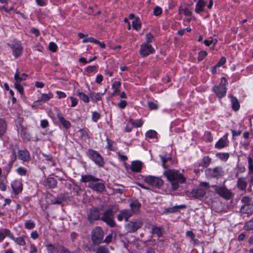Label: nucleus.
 Listing matches in <instances>:
<instances>
[{
  "mask_svg": "<svg viewBox=\"0 0 253 253\" xmlns=\"http://www.w3.org/2000/svg\"><path fill=\"white\" fill-rule=\"evenodd\" d=\"M164 174L170 182L173 190H177L179 187V184L184 183L186 181V178L177 170L169 169L166 170Z\"/></svg>",
  "mask_w": 253,
  "mask_h": 253,
  "instance_id": "f257e3e1",
  "label": "nucleus"
},
{
  "mask_svg": "<svg viewBox=\"0 0 253 253\" xmlns=\"http://www.w3.org/2000/svg\"><path fill=\"white\" fill-rule=\"evenodd\" d=\"M114 210L118 211V208L115 206H112L103 212L102 216H100V220L111 227H114L116 226V223L114 219Z\"/></svg>",
  "mask_w": 253,
  "mask_h": 253,
  "instance_id": "f03ea898",
  "label": "nucleus"
},
{
  "mask_svg": "<svg viewBox=\"0 0 253 253\" xmlns=\"http://www.w3.org/2000/svg\"><path fill=\"white\" fill-rule=\"evenodd\" d=\"M104 233L99 226L95 227L91 231V239L93 246H98L103 243Z\"/></svg>",
  "mask_w": 253,
  "mask_h": 253,
  "instance_id": "7ed1b4c3",
  "label": "nucleus"
},
{
  "mask_svg": "<svg viewBox=\"0 0 253 253\" xmlns=\"http://www.w3.org/2000/svg\"><path fill=\"white\" fill-rule=\"evenodd\" d=\"M241 202L243 206L241 208V212L249 215L253 213V201L249 197L245 196L242 198Z\"/></svg>",
  "mask_w": 253,
  "mask_h": 253,
  "instance_id": "20e7f679",
  "label": "nucleus"
},
{
  "mask_svg": "<svg viewBox=\"0 0 253 253\" xmlns=\"http://www.w3.org/2000/svg\"><path fill=\"white\" fill-rule=\"evenodd\" d=\"M143 225V222L140 218L133 219L128 221L125 224V228L127 233H134L141 228Z\"/></svg>",
  "mask_w": 253,
  "mask_h": 253,
  "instance_id": "39448f33",
  "label": "nucleus"
},
{
  "mask_svg": "<svg viewBox=\"0 0 253 253\" xmlns=\"http://www.w3.org/2000/svg\"><path fill=\"white\" fill-rule=\"evenodd\" d=\"M227 80L224 77L221 79L219 84L217 86H214L213 89L217 96L219 98L224 97L226 93V85L227 84Z\"/></svg>",
  "mask_w": 253,
  "mask_h": 253,
  "instance_id": "423d86ee",
  "label": "nucleus"
},
{
  "mask_svg": "<svg viewBox=\"0 0 253 253\" xmlns=\"http://www.w3.org/2000/svg\"><path fill=\"white\" fill-rule=\"evenodd\" d=\"M144 181L150 185L158 188L161 187L164 184V181L162 179L152 175L145 176Z\"/></svg>",
  "mask_w": 253,
  "mask_h": 253,
  "instance_id": "0eeeda50",
  "label": "nucleus"
},
{
  "mask_svg": "<svg viewBox=\"0 0 253 253\" xmlns=\"http://www.w3.org/2000/svg\"><path fill=\"white\" fill-rule=\"evenodd\" d=\"M205 174L208 178H218L222 176L224 171L220 167H217L213 169H208L205 170Z\"/></svg>",
  "mask_w": 253,
  "mask_h": 253,
  "instance_id": "6e6552de",
  "label": "nucleus"
},
{
  "mask_svg": "<svg viewBox=\"0 0 253 253\" xmlns=\"http://www.w3.org/2000/svg\"><path fill=\"white\" fill-rule=\"evenodd\" d=\"M89 158L99 167H103L104 162L102 156L96 151L89 149L88 151Z\"/></svg>",
  "mask_w": 253,
  "mask_h": 253,
  "instance_id": "1a4fd4ad",
  "label": "nucleus"
},
{
  "mask_svg": "<svg viewBox=\"0 0 253 253\" xmlns=\"http://www.w3.org/2000/svg\"><path fill=\"white\" fill-rule=\"evenodd\" d=\"M213 187H215V191L216 193H217L221 197L227 200H229L232 198V192L230 190H228L225 186L218 187L216 186H213Z\"/></svg>",
  "mask_w": 253,
  "mask_h": 253,
  "instance_id": "9d476101",
  "label": "nucleus"
},
{
  "mask_svg": "<svg viewBox=\"0 0 253 253\" xmlns=\"http://www.w3.org/2000/svg\"><path fill=\"white\" fill-rule=\"evenodd\" d=\"M12 49L13 55L15 58L20 56L23 50V48L21 42L19 41H14V42L9 45Z\"/></svg>",
  "mask_w": 253,
  "mask_h": 253,
  "instance_id": "9b49d317",
  "label": "nucleus"
},
{
  "mask_svg": "<svg viewBox=\"0 0 253 253\" xmlns=\"http://www.w3.org/2000/svg\"><path fill=\"white\" fill-rule=\"evenodd\" d=\"M87 219L90 223H93L95 220L100 219V214L99 210L96 208L91 209L87 215Z\"/></svg>",
  "mask_w": 253,
  "mask_h": 253,
  "instance_id": "f8f14e48",
  "label": "nucleus"
},
{
  "mask_svg": "<svg viewBox=\"0 0 253 253\" xmlns=\"http://www.w3.org/2000/svg\"><path fill=\"white\" fill-rule=\"evenodd\" d=\"M139 51L141 56L145 57L149 55L150 54L154 53L155 50L152 47V45L149 43H143L141 45Z\"/></svg>",
  "mask_w": 253,
  "mask_h": 253,
  "instance_id": "ddd939ff",
  "label": "nucleus"
},
{
  "mask_svg": "<svg viewBox=\"0 0 253 253\" xmlns=\"http://www.w3.org/2000/svg\"><path fill=\"white\" fill-rule=\"evenodd\" d=\"M88 187L97 193H102L105 189V184L103 182H99L98 181H94L88 183Z\"/></svg>",
  "mask_w": 253,
  "mask_h": 253,
  "instance_id": "4468645a",
  "label": "nucleus"
},
{
  "mask_svg": "<svg viewBox=\"0 0 253 253\" xmlns=\"http://www.w3.org/2000/svg\"><path fill=\"white\" fill-rule=\"evenodd\" d=\"M14 80L15 88L18 90L21 95H22L24 93V88L20 84V83L22 81L25 80V79L20 78V73L18 70H17L14 75Z\"/></svg>",
  "mask_w": 253,
  "mask_h": 253,
  "instance_id": "2eb2a0df",
  "label": "nucleus"
},
{
  "mask_svg": "<svg viewBox=\"0 0 253 253\" xmlns=\"http://www.w3.org/2000/svg\"><path fill=\"white\" fill-rule=\"evenodd\" d=\"M133 215L130 212V210L128 209H124L119 211V214L117 215V219L119 221H122L123 219L126 222L128 221L129 218Z\"/></svg>",
  "mask_w": 253,
  "mask_h": 253,
  "instance_id": "dca6fc26",
  "label": "nucleus"
},
{
  "mask_svg": "<svg viewBox=\"0 0 253 253\" xmlns=\"http://www.w3.org/2000/svg\"><path fill=\"white\" fill-rule=\"evenodd\" d=\"M140 203L137 200H133L129 204L130 211L132 215L139 213L141 207Z\"/></svg>",
  "mask_w": 253,
  "mask_h": 253,
  "instance_id": "f3484780",
  "label": "nucleus"
},
{
  "mask_svg": "<svg viewBox=\"0 0 253 253\" xmlns=\"http://www.w3.org/2000/svg\"><path fill=\"white\" fill-rule=\"evenodd\" d=\"M236 186L241 191H246L247 186L246 178L243 177L239 178L237 180Z\"/></svg>",
  "mask_w": 253,
  "mask_h": 253,
  "instance_id": "a211bd4d",
  "label": "nucleus"
},
{
  "mask_svg": "<svg viewBox=\"0 0 253 253\" xmlns=\"http://www.w3.org/2000/svg\"><path fill=\"white\" fill-rule=\"evenodd\" d=\"M206 191L203 189H193L191 194L192 197L195 199H201L203 198L206 194Z\"/></svg>",
  "mask_w": 253,
  "mask_h": 253,
  "instance_id": "6ab92c4d",
  "label": "nucleus"
},
{
  "mask_svg": "<svg viewBox=\"0 0 253 253\" xmlns=\"http://www.w3.org/2000/svg\"><path fill=\"white\" fill-rule=\"evenodd\" d=\"M18 158L24 162H28L30 159L29 152L26 150H19L18 152Z\"/></svg>",
  "mask_w": 253,
  "mask_h": 253,
  "instance_id": "aec40b11",
  "label": "nucleus"
},
{
  "mask_svg": "<svg viewBox=\"0 0 253 253\" xmlns=\"http://www.w3.org/2000/svg\"><path fill=\"white\" fill-rule=\"evenodd\" d=\"M12 189L16 194H18L22 190V184L21 181L16 180L11 184Z\"/></svg>",
  "mask_w": 253,
  "mask_h": 253,
  "instance_id": "412c9836",
  "label": "nucleus"
},
{
  "mask_svg": "<svg viewBox=\"0 0 253 253\" xmlns=\"http://www.w3.org/2000/svg\"><path fill=\"white\" fill-rule=\"evenodd\" d=\"M100 179L91 174L83 175L81 176V181L83 182H88L90 183L94 181H99Z\"/></svg>",
  "mask_w": 253,
  "mask_h": 253,
  "instance_id": "4be33fe9",
  "label": "nucleus"
},
{
  "mask_svg": "<svg viewBox=\"0 0 253 253\" xmlns=\"http://www.w3.org/2000/svg\"><path fill=\"white\" fill-rule=\"evenodd\" d=\"M228 140L227 137L221 138L215 144V147L218 149L224 148L228 145Z\"/></svg>",
  "mask_w": 253,
  "mask_h": 253,
  "instance_id": "5701e85b",
  "label": "nucleus"
},
{
  "mask_svg": "<svg viewBox=\"0 0 253 253\" xmlns=\"http://www.w3.org/2000/svg\"><path fill=\"white\" fill-rule=\"evenodd\" d=\"M43 184L48 188H53L56 186L57 181L54 178L48 177L44 180Z\"/></svg>",
  "mask_w": 253,
  "mask_h": 253,
  "instance_id": "b1692460",
  "label": "nucleus"
},
{
  "mask_svg": "<svg viewBox=\"0 0 253 253\" xmlns=\"http://www.w3.org/2000/svg\"><path fill=\"white\" fill-rule=\"evenodd\" d=\"M26 236H21L17 238H15L13 235L11 233L10 238L13 240L17 245L21 246H24L26 245L25 239Z\"/></svg>",
  "mask_w": 253,
  "mask_h": 253,
  "instance_id": "393cba45",
  "label": "nucleus"
},
{
  "mask_svg": "<svg viewBox=\"0 0 253 253\" xmlns=\"http://www.w3.org/2000/svg\"><path fill=\"white\" fill-rule=\"evenodd\" d=\"M142 168V163L140 161H135L132 162L131 169L133 171L139 172Z\"/></svg>",
  "mask_w": 253,
  "mask_h": 253,
  "instance_id": "a878e982",
  "label": "nucleus"
},
{
  "mask_svg": "<svg viewBox=\"0 0 253 253\" xmlns=\"http://www.w3.org/2000/svg\"><path fill=\"white\" fill-rule=\"evenodd\" d=\"M206 3L203 0H199L196 5L195 12L199 13L204 10Z\"/></svg>",
  "mask_w": 253,
  "mask_h": 253,
  "instance_id": "bb28decb",
  "label": "nucleus"
},
{
  "mask_svg": "<svg viewBox=\"0 0 253 253\" xmlns=\"http://www.w3.org/2000/svg\"><path fill=\"white\" fill-rule=\"evenodd\" d=\"M231 98V102L232 103V108L233 110L237 111L239 109L240 104L238 99L232 95H230Z\"/></svg>",
  "mask_w": 253,
  "mask_h": 253,
  "instance_id": "cd10ccee",
  "label": "nucleus"
},
{
  "mask_svg": "<svg viewBox=\"0 0 253 253\" xmlns=\"http://www.w3.org/2000/svg\"><path fill=\"white\" fill-rule=\"evenodd\" d=\"M121 84V83L119 81H115L112 84V87L114 89V91L110 95L111 97L115 96L120 93V90L119 89V87H120Z\"/></svg>",
  "mask_w": 253,
  "mask_h": 253,
  "instance_id": "c85d7f7f",
  "label": "nucleus"
},
{
  "mask_svg": "<svg viewBox=\"0 0 253 253\" xmlns=\"http://www.w3.org/2000/svg\"><path fill=\"white\" fill-rule=\"evenodd\" d=\"M186 207V206L184 205H181L180 206H175L171 208H169L165 209L164 213H173L178 211L180 209H184Z\"/></svg>",
  "mask_w": 253,
  "mask_h": 253,
  "instance_id": "c756f323",
  "label": "nucleus"
},
{
  "mask_svg": "<svg viewBox=\"0 0 253 253\" xmlns=\"http://www.w3.org/2000/svg\"><path fill=\"white\" fill-rule=\"evenodd\" d=\"M57 117L62 125L66 128L71 126V123L69 121L66 120L61 114H58Z\"/></svg>",
  "mask_w": 253,
  "mask_h": 253,
  "instance_id": "7c9ffc66",
  "label": "nucleus"
},
{
  "mask_svg": "<svg viewBox=\"0 0 253 253\" xmlns=\"http://www.w3.org/2000/svg\"><path fill=\"white\" fill-rule=\"evenodd\" d=\"M11 234L10 231L6 228L0 229V242H2L5 238L6 236L10 238Z\"/></svg>",
  "mask_w": 253,
  "mask_h": 253,
  "instance_id": "2f4dec72",
  "label": "nucleus"
},
{
  "mask_svg": "<svg viewBox=\"0 0 253 253\" xmlns=\"http://www.w3.org/2000/svg\"><path fill=\"white\" fill-rule=\"evenodd\" d=\"M6 129V124L5 121L0 119V136L2 135L5 132Z\"/></svg>",
  "mask_w": 253,
  "mask_h": 253,
  "instance_id": "473e14b6",
  "label": "nucleus"
},
{
  "mask_svg": "<svg viewBox=\"0 0 253 253\" xmlns=\"http://www.w3.org/2000/svg\"><path fill=\"white\" fill-rule=\"evenodd\" d=\"M132 26L133 29L138 31L141 29V23L138 18H135L132 22Z\"/></svg>",
  "mask_w": 253,
  "mask_h": 253,
  "instance_id": "72a5a7b5",
  "label": "nucleus"
},
{
  "mask_svg": "<svg viewBox=\"0 0 253 253\" xmlns=\"http://www.w3.org/2000/svg\"><path fill=\"white\" fill-rule=\"evenodd\" d=\"M78 96L84 102L87 103L89 102V98L87 95L83 92L80 91L79 90L77 91V93Z\"/></svg>",
  "mask_w": 253,
  "mask_h": 253,
  "instance_id": "f704fd0d",
  "label": "nucleus"
},
{
  "mask_svg": "<svg viewBox=\"0 0 253 253\" xmlns=\"http://www.w3.org/2000/svg\"><path fill=\"white\" fill-rule=\"evenodd\" d=\"M211 159L209 156L204 157L202 160L201 165L203 167H208L211 163Z\"/></svg>",
  "mask_w": 253,
  "mask_h": 253,
  "instance_id": "c9c22d12",
  "label": "nucleus"
},
{
  "mask_svg": "<svg viewBox=\"0 0 253 253\" xmlns=\"http://www.w3.org/2000/svg\"><path fill=\"white\" fill-rule=\"evenodd\" d=\"M152 233L154 234H156L158 237H160L162 236L163 233L162 228L159 227H154L152 228Z\"/></svg>",
  "mask_w": 253,
  "mask_h": 253,
  "instance_id": "e433bc0d",
  "label": "nucleus"
},
{
  "mask_svg": "<svg viewBox=\"0 0 253 253\" xmlns=\"http://www.w3.org/2000/svg\"><path fill=\"white\" fill-rule=\"evenodd\" d=\"M52 97H53V95L51 93H49V94L43 93L42 94L40 99L38 101L45 102V101H47L48 100H49Z\"/></svg>",
  "mask_w": 253,
  "mask_h": 253,
  "instance_id": "4c0bfd02",
  "label": "nucleus"
},
{
  "mask_svg": "<svg viewBox=\"0 0 253 253\" xmlns=\"http://www.w3.org/2000/svg\"><path fill=\"white\" fill-rule=\"evenodd\" d=\"M25 227L27 229H32L35 227V224L32 220H28L26 221Z\"/></svg>",
  "mask_w": 253,
  "mask_h": 253,
  "instance_id": "58836bf2",
  "label": "nucleus"
},
{
  "mask_svg": "<svg viewBox=\"0 0 253 253\" xmlns=\"http://www.w3.org/2000/svg\"><path fill=\"white\" fill-rule=\"evenodd\" d=\"M130 126L136 127H140L143 124V123L141 120H136L135 121H129Z\"/></svg>",
  "mask_w": 253,
  "mask_h": 253,
  "instance_id": "ea45409f",
  "label": "nucleus"
},
{
  "mask_svg": "<svg viewBox=\"0 0 253 253\" xmlns=\"http://www.w3.org/2000/svg\"><path fill=\"white\" fill-rule=\"evenodd\" d=\"M96 253H110V252L107 248L102 246L97 248Z\"/></svg>",
  "mask_w": 253,
  "mask_h": 253,
  "instance_id": "a19ab883",
  "label": "nucleus"
},
{
  "mask_svg": "<svg viewBox=\"0 0 253 253\" xmlns=\"http://www.w3.org/2000/svg\"><path fill=\"white\" fill-rule=\"evenodd\" d=\"M67 248L60 245H55V251L58 253H64Z\"/></svg>",
  "mask_w": 253,
  "mask_h": 253,
  "instance_id": "79ce46f5",
  "label": "nucleus"
},
{
  "mask_svg": "<svg viewBox=\"0 0 253 253\" xmlns=\"http://www.w3.org/2000/svg\"><path fill=\"white\" fill-rule=\"evenodd\" d=\"M216 156L221 160L226 161L229 155L228 153H217Z\"/></svg>",
  "mask_w": 253,
  "mask_h": 253,
  "instance_id": "37998d69",
  "label": "nucleus"
},
{
  "mask_svg": "<svg viewBox=\"0 0 253 253\" xmlns=\"http://www.w3.org/2000/svg\"><path fill=\"white\" fill-rule=\"evenodd\" d=\"M157 132L153 130H150L146 133V136L150 138H155L157 135Z\"/></svg>",
  "mask_w": 253,
  "mask_h": 253,
  "instance_id": "c03bdc74",
  "label": "nucleus"
},
{
  "mask_svg": "<svg viewBox=\"0 0 253 253\" xmlns=\"http://www.w3.org/2000/svg\"><path fill=\"white\" fill-rule=\"evenodd\" d=\"M245 229L247 230H250L253 229V219L248 221L245 226Z\"/></svg>",
  "mask_w": 253,
  "mask_h": 253,
  "instance_id": "a18cd8bd",
  "label": "nucleus"
},
{
  "mask_svg": "<svg viewBox=\"0 0 253 253\" xmlns=\"http://www.w3.org/2000/svg\"><path fill=\"white\" fill-rule=\"evenodd\" d=\"M207 55V52L206 51H201L199 52L198 59L199 61H202Z\"/></svg>",
  "mask_w": 253,
  "mask_h": 253,
  "instance_id": "49530a36",
  "label": "nucleus"
},
{
  "mask_svg": "<svg viewBox=\"0 0 253 253\" xmlns=\"http://www.w3.org/2000/svg\"><path fill=\"white\" fill-rule=\"evenodd\" d=\"M17 172L20 175H25L27 173V170L26 169L22 168V167H19L18 168L17 170Z\"/></svg>",
  "mask_w": 253,
  "mask_h": 253,
  "instance_id": "de8ad7c7",
  "label": "nucleus"
},
{
  "mask_svg": "<svg viewBox=\"0 0 253 253\" xmlns=\"http://www.w3.org/2000/svg\"><path fill=\"white\" fill-rule=\"evenodd\" d=\"M162 12V8L159 6H156L154 9L153 13L155 16H159Z\"/></svg>",
  "mask_w": 253,
  "mask_h": 253,
  "instance_id": "09e8293b",
  "label": "nucleus"
},
{
  "mask_svg": "<svg viewBox=\"0 0 253 253\" xmlns=\"http://www.w3.org/2000/svg\"><path fill=\"white\" fill-rule=\"evenodd\" d=\"M49 49L52 52H55L57 50V46L53 42H50L49 44Z\"/></svg>",
  "mask_w": 253,
  "mask_h": 253,
  "instance_id": "8fccbe9b",
  "label": "nucleus"
},
{
  "mask_svg": "<svg viewBox=\"0 0 253 253\" xmlns=\"http://www.w3.org/2000/svg\"><path fill=\"white\" fill-rule=\"evenodd\" d=\"M249 163V172L253 171V159L251 157H249L248 159Z\"/></svg>",
  "mask_w": 253,
  "mask_h": 253,
  "instance_id": "3c124183",
  "label": "nucleus"
},
{
  "mask_svg": "<svg viewBox=\"0 0 253 253\" xmlns=\"http://www.w3.org/2000/svg\"><path fill=\"white\" fill-rule=\"evenodd\" d=\"M148 105L150 110H156L158 108V105L153 102L149 101Z\"/></svg>",
  "mask_w": 253,
  "mask_h": 253,
  "instance_id": "603ef678",
  "label": "nucleus"
},
{
  "mask_svg": "<svg viewBox=\"0 0 253 253\" xmlns=\"http://www.w3.org/2000/svg\"><path fill=\"white\" fill-rule=\"evenodd\" d=\"M145 37L146 40V43H148L151 42L154 39V36L150 33L146 34L145 35Z\"/></svg>",
  "mask_w": 253,
  "mask_h": 253,
  "instance_id": "864d4df0",
  "label": "nucleus"
},
{
  "mask_svg": "<svg viewBox=\"0 0 253 253\" xmlns=\"http://www.w3.org/2000/svg\"><path fill=\"white\" fill-rule=\"evenodd\" d=\"M100 118V115L97 112H93L92 115V119L94 122H97Z\"/></svg>",
  "mask_w": 253,
  "mask_h": 253,
  "instance_id": "5fc2aeb1",
  "label": "nucleus"
},
{
  "mask_svg": "<svg viewBox=\"0 0 253 253\" xmlns=\"http://www.w3.org/2000/svg\"><path fill=\"white\" fill-rule=\"evenodd\" d=\"M88 42H93L95 43L97 42V40L93 38L89 37L88 38L84 39L83 41V42L84 43H86Z\"/></svg>",
  "mask_w": 253,
  "mask_h": 253,
  "instance_id": "6e6d98bb",
  "label": "nucleus"
},
{
  "mask_svg": "<svg viewBox=\"0 0 253 253\" xmlns=\"http://www.w3.org/2000/svg\"><path fill=\"white\" fill-rule=\"evenodd\" d=\"M226 59L225 57H222L218 63L216 64V66H218V67L221 66L222 65H224L226 62Z\"/></svg>",
  "mask_w": 253,
  "mask_h": 253,
  "instance_id": "4d7b16f0",
  "label": "nucleus"
},
{
  "mask_svg": "<svg viewBox=\"0 0 253 253\" xmlns=\"http://www.w3.org/2000/svg\"><path fill=\"white\" fill-rule=\"evenodd\" d=\"M47 249L48 253H53V251H55V245L53 246L51 244H49L47 246Z\"/></svg>",
  "mask_w": 253,
  "mask_h": 253,
  "instance_id": "13d9d810",
  "label": "nucleus"
},
{
  "mask_svg": "<svg viewBox=\"0 0 253 253\" xmlns=\"http://www.w3.org/2000/svg\"><path fill=\"white\" fill-rule=\"evenodd\" d=\"M96 66H89L86 67V71L88 73H91L95 71L96 69Z\"/></svg>",
  "mask_w": 253,
  "mask_h": 253,
  "instance_id": "bf43d9fd",
  "label": "nucleus"
},
{
  "mask_svg": "<svg viewBox=\"0 0 253 253\" xmlns=\"http://www.w3.org/2000/svg\"><path fill=\"white\" fill-rule=\"evenodd\" d=\"M112 239V234H110L106 236L105 240H103V242L106 243V244H109L111 242Z\"/></svg>",
  "mask_w": 253,
  "mask_h": 253,
  "instance_id": "052dcab7",
  "label": "nucleus"
},
{
  "mask_svg": "<svg viewBox=\"0 0 253 253\" xmlns=\"http://www.w3.org/2000/svg\"><path fill=\"white\" fill-rule=\"evenodd\" d=\"M126 104L127 103L126 100H121L118 103V106L120 108L124 109L126 107Z\"/></svg>",
  "mask_w": 253,
  "mask_h": 253,
  "instance_id": "680f3d73",
  "label": "nucleus"
},
{
  "mask_svg": "<svg viewBox=\"0 0 253 253\" xmlns=\"http://www.w3.org/2000/svg\"><path fill=\"white\" fill-rule=\"evenodd\" d=\"M30 253H36L38 252L36 246L33 244H30Z\"/></svg>",
  "mask_w": 253,
  "mask_h": 253,
  "instance_id": "e2e57ef3",
  "label": "nucleus"
},
{
  "mask_svg": "<svg viewBox=\"0 0 253 253\" xmlns=\"http://www.w3.org/2000/svg\"><path fill=\"white\" fill-rule=\"evenodd\" d=\"M48 126V122L46 120H43L41 122V126L42 128H46Z\"/></svg>",
  "mask_w": 253,
  "mask_h": 253,
  "instance_id": "0e129e2a",
  "label": "nucleus"
},
{
  "mask_svg": "<svg viewBox=\"0 0 253 253\" xmlns=\"http://www.w3.org/2000/svg\"><path fill=\"white\" fill-rule=\"evenodd\" d=\"M70 99L72 101L71 107H75L78 104V100L76 98L73 96L70 97Z\"/></svg>",
  "mask_w": 253,
  "mask_h": 253,
  "instance_id": "69168bd1",
  "label": "nucleus"
},
{
  "mask_svg": "<svg viewBox=\"0 0 253 253\" xmlns=\"http://www.w3.org/2000/svg\"><path fill=\"white\" fill-rule=\"evenodd\" d=\"M56 93L58 95L59 98H65L66 96V95L64 92L60 91H57Z\"/></svg>",
  "mask_w": 253,
  "mask_h": 253,
  "instance_id": "338daca9",
  "label": "nucleus"
},
{
  "mask_svg": "<svg viewBox=\"0 0 253 253\" xmlns=\"http://www.w3.org/2000/svg\"><path fill=\"white\" fill-rule=\"evenodd\" d=\"M103 80V76L101 75H98L97 76L95 82L98 84H100Z\"/></svg>",
  "mask_w": 253,
  "mask_h": 253,
  "instance_id": "774afa93",
  "label": "nucleus"
}]
</instances>
